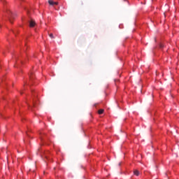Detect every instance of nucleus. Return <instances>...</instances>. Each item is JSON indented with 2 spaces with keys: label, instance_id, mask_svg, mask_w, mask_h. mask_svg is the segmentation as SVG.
I'll return each instance as SVG.
<instances>
[{
  "label": "nucleus",
  "instance_id": "nucleus-1",
  "mask_svg": "<svg viewBox=\"0 0 179 179\" xmlns=\"http://www.w3.org/2000/svg\"><path fill=\"white\" fill-rule=\"evenodd\" d=\"M49 5H51V6H54V5H58V2L54 1L52 0H48Z\"/></svg>",
  "mask_w": 179,
  "mask_h": 179
},
{
  "label": "nucleus",
  "instance_id": "nucleus-2",
  "mask_svg": "<svg viewBox=\"0 0 179 179\" xmlns=\"http://www.w3.org/2000/svg\"><path fill=\"white\" fill-rule=\"evenodd\" d=\"M34 26H36V22H34V20H31L29 22V27H34Z\"/></svg>",
  "mask_w": 179,
  "mask_h": 179
},
{
  "label": "nucleus",
  "instance_id": "nucleus-3",
  "mask_svg": "<svg viewBox=\"0 0 179 179\" xmlns=\"http://www.w3.org/2000/svg\"><path fill=\"white\" fill-rule=\"evenodd\" d=\"M9 14H10L11 15V16L10 17H9V20H10V23H12V19H13V13H12V12H10V11H9V13H8V15Z\"/></svg>",
  "mask_w": 179,
  "mask_h": 179
},
{
  "label": "nucleus",
  "instance_id": "nucleus-4",
  "mask_svg": "<svg viewBox=\"0 0 179 179\" xmlns=\"http://www.w3.org/2000/svg\"><path fill=\"white\" fill-rule=\"evenodd\" d=\"M134 176H139V171L134 170Z\"/></svg>",
  "mask_w": 179,
  "mask_h": 179
},
{
  "label": "nucleus",
  "instance_id": "nucleus-5",
  "mask_svg": "<svg viewBox=\"0 0 179 179\" xmlns=\"http://www.w3.org/2000/svg\"><path fill=\"white\" fill-rule=\"evenodd\" d=\"M99 114H103V113H104V109H100L99 111H98Z\"/></svg>",
  "mask_w": 179,
  "mask_h": 179
},
{
  "label": "nucleus",
  "instance_id": "nucleus-6",
  "mask_svg": "<svg viewBox=\"0 0 179 179\" xmlns=\"http://www.w3.org/2000/svg\"><path fill=\"white\" fill-rule=\"evenodd\" d=\"M49 37H50V38H54V35L52 34H50Z\"/></svg>",
  "mask_w": 179,
  "mask_h": 179
},
{
  "label": "nucleus",
  "instance_id": "nucleus-7",
  "mask_svg": "<svg viewBox=\"0 0 179 179\" xmlns=\"http://www.w3.org/2000/svg\"><path fill=\"white\" fill-rule=\"evenodd\" d=\"M160 48H163V45H160Z\"/></svg>",
  "mask_w": 179,
  "mask_h": 179
}]
</instances>
